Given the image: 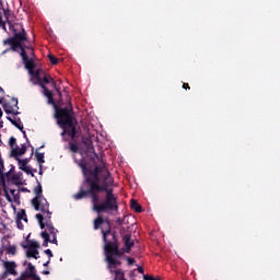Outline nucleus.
Instances as JSON below:
<instances>
[{"label": "nucleus", "mask_w": 280, "mask_h": 280, "mask_svg": "<svg viewBox=\"0 0 280 280\" xmlns=\"http://www.w3.org/2000/svg\"><path fill=\"white\" fill-rule=\"evenodd\" d=\"M80 167L83 170L88 183H90V191L92 192L93 210L97 213H110V211H117V197L113 194V190L108 189V185H113V177L106 167H96L93 173H90L84 167L82 161L79 162ZM93 191H106L104 200H100V197Z\"/></svg>", "instance_id": "f257e3e1"}, {"label": "nucleus", "mask_w": 280, "mask_h": 280, "mask_svg": "<svg viewBox=\"0 0 280 280\" xmlns=\"http://www.w3.org/2000/svg\"><path fill=\"white\" fill-rule=\"evenodd\" d=\"M35 198L32 200V205L36 211H40V213L36 214V220L39 223L40 229H45L44 232H42V237L44 240V246H47V244H58V240L56 238V235L58 233V230L54 228V224H51V212L49 211V202L45 197H43L40 194H43V187L37 186L34 189Z\"/></svg>", "instance_id": "f03ea898"}, {"label": "nucleus", "mask_w": 280, "mask_h": 280, "mask_svg": "<svg viewBox=\"0 0 280 280\" xmlns=\"http://www.w3.org/2000/svg\"><path fill=\"white\" fill-rule=\"evenodd\" d=\"M103 240L105 243V261H107V268L110 275H114L115 280H125L124 271H121V261H119V250L117 249V244H115V234L110 233V228L104 231Z\"/></svg>", "instance_id": "7ed1b4c3"}, {"label": "nucleus", "mask_w": 280, "mask_h": 280, "mask_svg": "<svg viewBox=\"0 0 280 280\" xmlns=\"http://www.w3.org/2000/svg\"><path fill=\"white\" fill-rule=\"evenodd\" d=\"M21 58L25 65V69H27L30 75H31V82L33 84H39L42 89L44 90V94L48 100L50 101L52 95L49 90H47V86L45 84H49L50 82H54V79L43 71V69H38L37 71H34L36 69V62H34V57H27V52H25V49L21 48Z\"/></svg>", "instance_id": "20e7f679"}, {"label": "nucleus", "mask_w": 280, "mask_h": 280, "mask_svg": "<svg viewBox=\"0 0 280 280\" xmlns=\"http://www.w3.org/2000/svg\"><path fill=\"white\" fill-rule=\"evenodd\" d=\"M57 124L62 128L61 137L68 135L71 139H75V120L71 115V109L61 108L57 110Z\"/></svg>", "instance_id": "39448f33"}, {"label": "nucleus", "mask_w": 280, "mask_h": 280, "mask_svg": "<svg viewBox=\"0 0 280 280\" xmlns=\"http://www.w3.org/2000/svg\"><path fill=\"white\" fill-rule=\"evenodd\" d=\"M0 185L3 188L4 196L9 202H14L15 205H21V191L19 189H9L5 186V179L0 178Z\"/></svg>", "instance_id": "423d86ee"}, {"label": "nucleus", "mask_w": 280, "mask_h": 280, "mask_svg": "<svg viewBox=\"0 0 280 280\" xmlns=\"http://www.w3.org/2000/svg\"><path fill=\"white\" fill-rule=\"evenodd\" d=\"M70 150L71 152H74V154H80L82 159V154H89V152H93V141H91V139H83V148H80L75 143H70Z\"/></svg>", "instance_id": "0eeeda50"}, {"label": "nucleus", "mask_w": 280, "mask_h": 280, "mask_svg": "<svg viewBox=\"0 0 280 280\" xmlns=\"http://www.w3.org/2000/svg\"><path fill=\"white\" fill-rule=\"evenodd\" d=\"M23 248H26V256L33 257L34 259H38L40 257L38 255V248H40V244L36 241H26V245H23Z\"/></svg>", "instance_id": "6e6552de"}, {"label": "nucleus", "mask_w": 280, "mask_h": 280, "mask_svg": "<svg viewBox=\"0 0 280 280\" xmlns=\"http://www.w3.org/2000/svg\"><path fill=\"white\" fill-rule=\"evenodd\" d=\"M15 280H40V278L36 276V267L28 262L27 268Z\"/></svg>", "instance_id": "1a4fd4ad"}, {"label": "nucleus", "mask_w": 280, "mask_h": 280, "mask_svg": "<svg viewBox=\"0 0 280 280\" xmlns=\"http://www.w3.org/2000/svg\"><path fill=\"white\" fill-rule=\"evenodd\" d=\"M25 152H27V145L22 144L21 147H14L13 149H11V156L12 159L19 160L21 159V156H23V154H25Z\"/></svg>", "instance_id": "9d476101"}, {"label": "nucleus", "mask_w": 280, "mask_h": 280, "mask_svg": "<svg viewBox=\"0 0 280 280\" xmlns=\"http://www.w3.org/2000/svg\"><path fill=\"white\" fill-rule=\"evenodd\" d=\"M2 266H3V268L5 269L7 272L12 275L13 277H16V275H18V272H16V262L3 260Z\"/></svg>", "instance_id": "9b49d317"}, {"label": "nucleus", "mask_w": 280, "mask_h": 280, "mask_svg": "<svg viewBox=\"0 0 280 280\" xmlns=\"http://www.w3.org/2000/svg\"><path fill=\"white\" fill-rule=\"evenodd\" d=\"M3 45H9L10 48L4 50L2 54H8V51H16L21 47V44L16 43V40L13 38L3 40Z\"/></svg>", "instance_id": "f8f14e48"}, {"label": "nucleus", "mask_w": 280, "mask_h": 280, "mask_svg": "<svg viewBox=\"0 0 280 280\" xmlns=\"http://www.w3.org/2000/svg\"><path fill=\"white\" fill-rule=\"evenodd\" d=\"M12 106L5 105L4 110L5 113H9L10 115H19V100L13 98L12 100Z\"/></svg>", "instance_id": "ddd939ff"}, {"label": "nucleus", "mask_w": 280, "mask_h": 280, "mask_svg": "<svg viewBox=\"0 0 280 280\" xmlns=\"http://www.w3.org/2000/svg\"><path fill=\"white\" fill-rule=\"evenodd\" d=\"M15 161H18L19 170H22V172H25V174H32V168L27 166V163H30V159L21 160L20 158Z\"/></svg>", "instance_id": "4468645a"}, {"label": "nucleus", "mask_w": 280, "mask_h": 280, "mask_svg": "<svg viewBox=\"0 0 280 280\" xmlns=\"http://www.w3.org/2000/svg\"><path fill=\"white\" fill-rule=\"evenodd\" d=\"M124 243L126 246V252L130 253V248H132V246H135V241L130 237V235H125L124 236Z\"/></svg>", "instance_id": "2eb2a0df"}, {"label": "nucleus", "mask_w": 280, "mask_h": 280, "mask_svg": "<svg viewBox=\"0 0 280 280\" xmlns=\"http://www.w3.org/2000/svg\"><path fill=\"white\" fill-rule=\"evenodd\" d=\"M2 12L4 13L9 27L12 28V21H10V11H5V9H0V23L1 21H3L1 16Z\"/></svg>", "instance_id": "dca6fc26"}, {"label": "nucleus", "mask_w": 280, "mask_h": 280, "mask_svg": "<svg viewBox=\"0 0 280 280\" xmlns=\"http://www.w3.org/2000/svg\"><path fill=\"white\" fill-rule=\"evenodd\" d=\"M14 36L19 40V43H23V40H27L24 30H22L21 33H16V31H14Z\"/></svg>", "instance_id": "f3484780"}, {"label": "nucleus", "mask_w": 280, "mask_h": 280, "mask_svg": "<svg viewBox=\"0 0 280 280\" xmlns=\"http://www.w3.org/2000/svg\"><path fill=\"white\" fill-rule=\"evenodd\" d=\"M35 159L39 163V170H43V163H45V153H35Z\"/></svg>", "instance_id": "a211bd4d"}, {"label": "nucleus", "mask_w": 280, "mask_h": 280, "mask_svg": "<svg viewBox=\"0 0 280 280\" xmlns=\"http://www.w3.org/2000/svg\"><path fill=\"white\" fill-rule=\"evenodd\" d=\"M5 252L8 255H16V245H8Z\"/></svg>", "instance_id": "6ab92c4d"}, {"label": "nucleus", "mask_w": 280, "mask_h": 280, "mask_svg": "<svg viewBox=\"0 0 280 280\" xmlns=\"http://www.w3.org/2000/svg\"><path fill=\"white\" fill-rule=\"evenodd\" d=\"M9 119L13 124V126L19 128V130H23V122H21V120H16V118L14 119L9 118Z\"/></svg>", "instance_id": "aec40b11"}, {"label": "nucleus", "mask_w": 280, "mask_h": 280, "mask_svg": "<svg viewBox=\"0 0 280 280\" xmlns=\"http://www.w3.org/2000/svg\"><path fill=\"white\" fill-rule=\"evenodd\" d=\"M131 208L135 209L137 213H141V205H139L136 200H131Z\"/></svg>", "instance_id": "412c9836"}, {"label": "nucleus", "mask_w": 280, "mask_h": 280, "mask_svg": "<svg viewBox=\"0 0 280 280\" xmlns=\"http://www.w3.org/2000/svg\"><path fill=\"white\" fill-rule=\"evenodd\" d=\"M102 224H104V219L102 217H98L95 221H94V229L97 230L100 229V226H102Z\"/></svg>", "instance_id": "4be33fe9"}, {"label": "nucleus", "mask_w": 280, "mask_h": 280, "mask_svg": "<svg viewBox=\"0 0 280 280\" xmlns=\"http://www.w3.org/2000/svg\"><path fill=\"white\" fill-rule=\"evenodd\" d=\"M18 218L19 220H23L24 222H27V214L25 213V210H21L19 213H18Z\"/></svg>", "instance_id": "5701e85b"}, {"label": "nucleus", "mask_w": 280, "mask_h": 280, "mask_svg": "<svg viewBox=\"0 0 280 280\" xmlns=\"http://www.w3.org/2000/svg\"><path fill=\"white\" fill-rule=\"evenodd\" d=\"M86 196V191H80L75 195H73V199L74 200H82V198H84Z\"/></svg>", "instance_id": "b1692460"}, {"label": "nucleus", "mask_w": 280, "mask_h": 280, "mask_svg": "<svg viewBox=\"0 0 280 280\" xmlns=\"http://www.w3.org/2000/svg\"><path fill=\"white\" fill-rule=\"evenodd\" d=\"M9 144H10L11 150H13V148H16L18 147L16 138L11 137L10 140H9Z\"/></svg>", "instance_id": "393cba45"}, {"label": "nucleus", "mask_w": 280, "mask_h": 280, "mask_svg": "<svg viewBox=\"0 0 280 280\" xmlns=\"http://www.w3.org/2000/svg\"><path fill=\"white\" fill-rule=\"evenodd\" d=\"M51 65H58V59L54 55H48Z\"/></svg>", "instance_id": "a878e982"}, {"label": "nucleus", "mask_w": 280, "mask_h": 280, "mask_svg": "<svg viewBox=\"0 0 280 280\" xmlns=\"http://www.w3.org/2000/svg\"><path fill=\"white\" fill-rule=\"evenodd\" d=\"M10 275V272H8V271H4L1 276H0V279L1 280H5V279H8V276Z\"/></svg>", "instance_id": "bb28decb"}, {"label": "nucleus", "mask_w": 280, "mask_h": 280, "mask_svg": "<svg viewBox=\"0 0 280 280\" xmlns=\"http://www.w3.org/2000/svg\"><path fill=\"white\" fill-rule=\"evenodd\" d=\"M3 173V159H1V154H0V174Z\"/></svg>", "instance_id": "cd10ccee"}, {"label": "nucleus", "mask_w": 280, "mask_h": 280, "mask_svg": "<svg viewBox=\"0 0 280 280\" xmlns=\"http://www.w3.org/2000/svg\"><path fill=\"white\" fill-rule=\"evenodd\" d=\"M143 279H144V280H161V279L154 278V277H152V276H150V277H149V276H144Z\"/></svg>", "instance_id": "c85d7f7f"}, {"label": "nucleus", "mask_w": 280, "mask_h": 280, "mask_svg": "<svg viewBox=\"0 0 280 280\" xmlns=\"http://www.w3.org/2000/svg\"><path fill=\"white\" fill-rule=\"evenodd\" d=\"M0 27H2V30H4V32H8V28L5 27V22L4 21L0 22Z\"/></svg>", "instance_id": "c756f323"}, {"label": "nucleus", "mask_w": 280, "mask_h": 280, "mask_svg": "<svg viewBox=\"0 0 280 280\" xmlns=\"http://www.w3.org/2000/svg\"><path fill=\"white\" fill-rule=\"evenodd\" d=\"M16 224H18V229H20V231H23V223H21V220H18Z\"/></svg>", "instance_id": "7c9ffc66"}, {"label": "nucleus", "mask_w": 280, "mask_h": 280, "mask_svg": "<svg viewBox=\"0 0 280 280\" xmlns=\"http://www.w3.org/2000/svg\"><path fill=\"white\" fill-rule=\"evenodd\" d=\"M45 253L48 255V257H54L51 249H46Z\"/></svg>", "instance_id": "2f4dec72"}, {"label": "nucleus", "mask_w": 280, "mask_h": 280, "mask_svg": "<svg viewBox=\"0 0 280 280\" xmlns=\"http://www.w3.org/2000/svg\"><path fill=\"white\" fill-rule=\"evenodd\" d=\"M128 264H130V266H132V264H135V260L132 258H128Z\"/></svg>", "instance_id": "473e14b6"}, {"label": "nucleus", "mask_w": 280, "mask_h": 280, "mask_svg": "<svg viewBox=\"0 0 280 280\" xmlns=\"http://www.w3.org/2000/svg\"><path fill=\"white\" fill-rule=\"evenodd\" d=\"M183 89H189V84L184 83Z\"/></svg>", "instance_id": "72a5a7b5"}, {"label": "nucleus", "mask_w": 280, "mask_h": 280, "mask_svg": "<svg viewBox=\"0 0 280 280\" xmlns=\"http://www.w3.org/2000/svg\"><path fill=\"white\" fill-rule=\"evenodd\" d=\"M138 272H140V273L142 275L143 268L139 267V268H138Z\"/></svg>", "instance_id": "f704fd0d"}, {"label": "nucleus", "mask_w": 280, "mask_h": 280, "mask_svg": "<svg viewBox=\"0 0 280 280\" xmlns=\"http://www.w3.org/2000/svg\"><path fill=\"white\" fill-rule=\"evenodd\" d=\"M28 54H30L31 56H34V50L31 49V50L28 51Z\"/></svg>", "instance_id": "c9c22d12"}, {"label": "nucleus", "mask_w": 280, "mask_h": 280, "mask_svg": "<svg viewBox=\"0 0 280 280\" xmlns=\"http://www.w3.org/2000/svg\"><path fill=\"white\" fill-rule=\"evenodd\" d=\"M0 115H3V112L1 110V108H0Z\"/></svg>", "instance_id": "e433bc0d"}, {"label": "nucleus", "mask_w": 280, "mask_h": 280, "mask_svg": "<svg viewBox=\"0 0 280 280\" xmlns=\"http://www.w3.org/2000/svg\"><path fill=\"white\" fill-rule=\"evenodd\" d=\"M52 86H56V83L52 82Z\"/></svg>", "instance_id": "4c0bfd02"}, {"label": "nucleus", "mask_w": 280, "mask_h": 280, "mask_svg": "<svg viewBox=\"0 0 280 280\" xmlns=\"http://www.w3.org/2000/svg\"><path fill=\"white\" fill-rule=\"evenodd\" d=\"M0 196H1V186H0Z\"/></svg>", "instance_id": "58836bf2"}]
</instances>
